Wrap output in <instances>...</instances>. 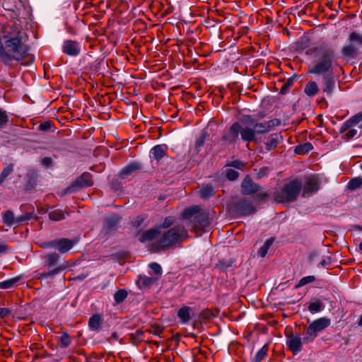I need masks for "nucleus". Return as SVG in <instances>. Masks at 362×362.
Segmentation results:
<instances>
[{
  "label": "nucleus",
  "mask_w": 362,
  "mask_h": 362,
  "mask_svg": "<svg viewBox=\"0 0 362 362\" xmlns=\"http://www.w3.org/2000/svg\"><path fill=\"white\" fill-rule=\"evenodd\" d=\"M27 38L20 19L11 20L4 25L0 35V59L4 64L11 66L16 60L29 66L35 61L34 56L28 52Z\"/></svg>",
  "instance_id": "f257e3e1"
},
{
  "label": "nucleus",
  "mask_w": 362,
  "mask_h": 362,
  "mask_svg": "<svg viewBox=\"0 0 362 362\" xmlns=\"http://www.w3.org/2000/svg\"><path fill=\"white\" fill-rule=\"evenodd\" d=\"M243 119L248 125H243L238 122L231 124L228 132L221 137L226 145L235 146L240 139L248 145L256 141L257 134H264L274 129L281 124L280 119H272L263 122H258L252 115H244Z\"/></svg>",
  "instance_id": "f03ea898"
},
{
  "label": "nucleus",
  "mask_w": 362,
  "mask_h": 362,
  "mask_svg": "<svg viewBox=\"0 0 362 362\" xmlns=\"http://www.w3.org/2000/svg\"><path fill=\"white\" fill-rule=\"evenodd\" d=\"M305 54L313 56L315 61L308 69V74L322 76V88L327 96L331 97L336 86L332 67L335 62V52L326 43L306 50Z\"/></svg>",
  "instance_id": "7ed1b4c3"
},
{
  "label": "nucleus",
  "mask_w": 362,
  "mask_h": 362,
  "mask_svg": "<svg viewBox=\"0 0 362 362\" xmlns=\"http://www.w3.org/2000/svg\"><path fill=\"white\" fill-rule=\"evenodd\" d=\"M182 217L189 221L191 230L197 235H201L211 223L209 211L197 205L186 208L182 212Z\"/></svg>",
  "instance_id": "20e7f679"
},
{
  "label": "nucleus",
  "mask_w": 362,
  "mask_h": 362,
  "mask_svg": "<svg viewBox=\"0 0 362 362\" xmlns=\"http://www.w3.org/2000/svg\"><path fill=\"white\" fill-rule=\"evenodd\" d=\"M302 190V182L298 179L284 184L280 189L273 194L274 199L279 203L290 204L298 198Z\"/></svg>",
  "instance_id": "39448f33"
},
{
  "label": "nucleus",
  "mask_w": 362,
  "mask_h": 362,
  "mask_svg": "<svg viewBox=\"0 0 362 362\" xmlns=\"http://www.w3.org/2000/svg\"><path fill=\"white\" fill-rule=\"evenodd\" d=\"M187 237V231L184 227L175 226L163 233L156 244L160 249H166L182 242Z\"/></svg>",
  "instance_id": "423d86ee"
},
{
  "label": "nucleus",
  "mask_w": 362,
  "mask_h": 362,
  "mask_svg": "<svg viewBox=\"0 0 362 362\" xmlns=\"http://www.w3.org/2000/svg\"><path fill=\"white\" fill-rule=\"evenodd\" d=\"M43 265L49 270L39 274L40 278L42 279L54 276L64 271L67 267L66 262H64L63 264H60V256L58 253L54 252H48L44 255Z\"/></svg>",
  "instance_id": "0eeeda50"
},
{
  "label": "nucleus",
  "mask_w": 362,
  "mask_h": 362,
  "mask_svg": "<svg viewBox=\"0 0 362 362\" xmlns=\"http://www.w3.org/2000/svg\"><path fill=\"white\" fill-rule=\"evenodd\" d=\"M93 185L91 175L88 173H84L78 177L70 186L63 190V194L74 193L80 188L91 187Z\"/></svg>",
  "instance_id": "6e6552de"
},
{
  "label": "nucleus",
  "mask_w": 362,
  "mask_h": 362,
  "mask_svg": "<svg viewBox=\"0 0 362 362\" xmlns=\"http://www.w3.org/2000/svg\"><path fill=\"white\" fill-rule=\"evenodd\" d=\"M233 211L240 216H249L256 211L252 203L246 198H243L233 204Z\"/></svg>",
  "instance_id": "1a4fd4ad"
},
{
  "label": "nucleus",
  "mask_w": 362,
  "mask_h": 362,
  "mask_svg": "<svg viewBox=\"0 0 362 362\" xmlns=\"http://www.w3.org/2000/svg\"><path fill=\"white\" fill-rule=\"evenodd\" d=\"M320 189V179L317 175H312L306 178L303 189V197H310L317 192Z\"/></svg>",
  "instance_id": "9d476101"
},
{
  "label": "nucleus",
  "mask_w": 362,
  "mask_h": 362,
  "mask_svg": "<svg viewBox=\"0 0 362 362\" xmlns=\"http://www.w3.org/2000/svg\"><path fill=\"white\" fill-rule=\"evenodd\" d=\"M303 344V338L299 334H291L287 336L286 345L293 354L296 355L302 351Z\"/></svg>",
  "instance_id": "9b49d317"
},
{
  "label": "nucleus",
  "mask_w": 362,
  "mask_h": 362,
  "mask_svg": "<svg viewBox=\"0 0 362 362\" xmlns=\"http://www.w3.org/2000/svg\"><path fill=\"white\" fill-rule=\"evenodd\" d=\"M62 51L67 55L77 56L81 52V46L76 41L66 40L63 43Z\"/></svg>",
  "instance_id": "f8f14e48"
},
{
  "label": "nucleus",
  "mask_w": 362,
  "mask_h": 362,
  "mask_svg": "<svg viewBox=\"0 0 362 362\" xmlns=\"http://www.w3.org/2000/svg\"><path fill=\"white\" fill-rule=\"evenodd\" d=\"M142 164L137 161H133L124 166L119 172V177L125 179L133 173L142 169Z\"/></svg>",
  "instance_id": "ddd939ff"
},
{
  "label": "nucleus",
  "mask_w": 362,
  "mask_h": 362,
  "mask_svg": "<svg viewBox=\"0 0 362 362\" xmlns=\"http://www.w3.org/2000/svg\"><path fill=\"white\" fill-rule=\"evenodd\" d=\"M241 187L243 193L245 194H253L257 192L260 189V186L254 182L250 176L245 177Z\"/></svg>",
  "instance_id": "4468645a"
},
{
  "label": "nucleus",
  "mask_w": 362,
  "mask_h": 362,
  "mask_svg": "<svg viewBox=\"0 0 362 362\" xmlns=\"http://www.w3.org/2000/svg\"><path fill=\"white\" fill-rule=\"evenodd\" d=\"M283 140V137L280 133H274L270 134L264 142L265 149L267 151L275 149L281 141Z\"/></svg>",
  "instance_id": "2eb2a0df"
},
{
  "label": "nucleus",
  "mask_w": 362,
  "mask_h": 362,
  "mask_svg": "<svg viewBox=\"0 0 362 362\" xmlns=\"http://www.w3.org/2000/svg\"><path fill=\"white\" fill-rule=\"evenodd\" d=\"M310 325L318 333L329 327L331 325V320L328 317H322L314 320Z\"/></svg>",
  "instance_id": "dca6fc26"
},
{
  "label": "nucleus",
  "mask_w": 362,
  "mask_h": 362,
  "mask_svg": "<svg viewBox=\"0 0 362 362\" xmlns=\"http://www.w3.org/2000/svg\"><path fill=\"white\" fill-rule=\"evenodd\" d=\"M192 311V308L189 306H183L177 310V315L182 324H187L189 321Z\"/></svg>",
  "instance_id": "f3484780"
},
{
  "label": "nucleus",
  "mask_w": 362,
  "mask_h": 362,
  "mask_svg": "<svg viewBox=\"0 0 362 362\" xmlns=\"http://www.w3.org/2000/svg\"><path fill=\"white\" fill-rule=\"evenodd\" d=\"M167 147L165 145H156L151 148L150 151V156L157 161L166 156Z\"/></svg>",
  "instance_id": "a211bd4d"
},
{
  "label": "nucleus",
  "mask_w": 362,
  "mask_h": 362,
  "mask_svg": "<svg viewBox=\"0 0 362 362\" xmlns=\"http://www.w3.org/2000/svg\"><path fill=\"white\" fill-rule=\"evenodd\" d=\"M103 319L100 315L94 314L88 320V327L90 330L94 332H98L102 327Z\"/></svg>",
  "instance_id": "6ab92c4d"
},
{
  "label": "nucleus",
  "mask_w": 362,
  "mask_h": 362,
  "mask_svg": "<svg viewBox=\"0 0 362 362\" xmlns=\"http://www.w3.org/2000/svg\"><path fill=\"white\" fill-rule=\"evenodd\" d=\"M74 245V242L67 238H60L57 240V249L61 253H66L70 250Z\"/></svg>",
  "instance_id": "aec40b11"
},
{
  "label": "nucleus",
  "mask_w": 362,
  "mask_h": 362,
  "mask_svg": "<svg viewBox=\"0 0 362 362\" xmlns=\"http://www.w3.org/2000/svg\"><path fill=\"white\" fill-rule=\"evenodd\" d=\"M49 218L52 221H59L65 219L66 215H69V212L65 209H57L49 212Z\"/></svg>",
  "instance_id": "412c9836"
},
{
  "label": "nucleus",
  "mask_w": 362,
  "mask_h": 362,
  "mask_svg": "<svg viewBox=\"0 0 362 362\" xmlns=\"http://www.w3.org/2000/svg\"><path fill=\"white\" fill-rule=\"evenodd\" d=\"M324 42H322L323 44ZM311 45V40L308 36H303L300 37L296 43V47L298 50L303 51L304 49H309L313 47H315V46L310 47ZM321 45V43H320ZM319 45H316V47L319 46Z\"/></svg>",
  "instance_id": "4be33fe9"
},
{
  "label": "nucleus",
  "mask_w": 362,
  "mask_h": 362,
  "mask_svg": "<svg viewBox=\"0 0 362 362\" xmlns=\"http://www.w3.org/2000/svg\"><path fill=\"white\" fill-rule=\"evenodd\" d=\"M160 231L157 228H151L144 232L139 237V241L141 243H145L153 240Z\"/></svg>",
  "instance_id": "5701e85b"
},
{
  "label": "nucleus",
  "mask_w": 362,
  "mask_h": 362,
  "mask_svg": "<svg viewBox=\"0 0 362 362\" xmlns=\"http://www.w3.org/2000/svg\"><path fill=\"white\" fill-rule=\"evenodd\" d=\"M318 92L317 83L314 81H308L304 88V93L309 97L315 95Z\"/></svg>",
  "instance_id": "b1692460"
},
{
  "label": "nucleus",
  "mask_w": 362,
  "mask_h": 362,
  "mask_svg": "<svg viewBox=\"0 0 362 362\" xmlns=\"http://www.w3.org/2000/svg\"><path fill=\"white\" fill-rule=\"evenodd\" d=\"M317 336V332L315 329L309 325L307 327L305 336L303 337V343L305 344H310L313 341Z\"/></svg>",
  "instance_id": "393cba45"
},
{
  "label": "nucleus",
  "mask_w": 362,
  "mask_h": 362,
  "mask_svg": "<svg viewBox=\"0 0 362 362\" xmlns=\"http://www.w3.org/2000/svg\"><path fill=\"white\" fill-rule=\"evenodd\" d=\"M214 188L209 185H202L200 189V196L204 199H207L215 194Z\"/></svg>",
  "instance_id": "a878e982"
},
{
  "label": "nucleus",
  "mask_w": 362,
  "mask_h": 362,
  "mask_svg": "<svg viewBox=\"0 0 362 362\" xmlns=\"http://www.w3.org/2000/svg\"><path fill=\"white\" fill-rule=\"evenodd\" d=\"M313 148V146L311 143L305 142L296 146L294 151L296 154L303 155L310 152Z\"/></svg>",
  "instance_id": "bb28decb"
},
{
  "label": "nucleus",
  "mask_w": 362,
  "mask_h": 362,
  "mask_svg": "<svg viewBox=\"0 0 362 362\" xmlns=\"http://www.w3.org/2000/svg\"><path fill=\"white\" fill-rule=\"evenodd\" d=\"M158 280L157 277H151L146 276H139L138 284L140 286L148 287L153 285Z\"/></svg>",
  "instance_id": "cd10ccee"
},
{
  "label": "nucleus",
  "mask_w": 362,
  "mask_h": 362,
  "mask_svg": "<svg viewBox=\"0 0 362 362\" xmlns=\"http://www.w3.org/2000/svg\"><path fill=\"white\" fill-rule=\"evenodd\" d=\"M274 238H270L267 239L264 245L259 249L258 250V255L261 256L262 257H264L266 256V255L268 252V250L272 246V245L274 242Z\"/></svg>",
  "instance_id": "c85d7f7f"
},
{
  "label": "nucleus",
  "mask_w": 362,
  "mask_h": 362,
  "mask_svg": "<svg viewBox=\"0 0 362 362\" xmlns=\"http://www.w3.org/2000/svg\"><path fill=\"white\" fill-rule=\"evenodd\" d=\"M324 308V305L320 300H316L314 302L310 303L308 305V310L312 313L320 312Z\"/></svg>",
  "instance_id": "c756f323"
},
{
  "label": "nucleus",
  "mask_w": 362,
  "mask_h": 362,
  "mask_svg": "<svg viewBox=\"0 0 362 362\" xmlns=\"http://www.w3.org/2000/svg\"><path fill=\"white\" fill-rule=\"evenodd\" d=\"M144 334L141 330L137 329L135 332L130 334V339L133 344H138L144 339Z\"/></svg>",
  "instance_id": "7c9ffc66"
},
{
  "label": "nucleus",
  "mask_w": 362,
  "mask_h": 362,
  "mask_svg": "<svg viewBox=\"0 0 362 362\" xmlns=\"http://www.w3.org/2000/svg\"><path fill=\"white\" fill-rule=\"evenodd\" d=\"M209 137V134L207 131H203L199 137L197 139L195 142L196 148L199 151L200 148L204 146L206 139Z\"/></svg>",
  "instance_id": "2f4dec72"
},
{
  "label": "nucleus",
  "mask_w": 362,
  "mask_h": 362,
  "mask_svg": "<svg viewBox=\"0 0 362 362\" xmlns=\"http://www.w3.org/2000/svg\"><path fill=\"white\" fill-rule=\"evenodd\" d=\"M59 343L60 346L62 348H66L71 344V338L66 332H63L59 337Z\"/></svg>",
  "instance_id": "473e14b6"
},
{
  "label": "nucleus",
  "mask_w": 362,
  "mask_h": 362,
  "mask_svg": "<svg viewBox=\"0 0 362 362\" xmlns=\"http://www.w3.org/2000/svg\"><path fill=\"white\" fill-rule=\"evenodd\" d=\"M127 294L126 290L119 289L114 294V299L117 304H119L126 299Z\"/></svg>",
  "instance_id": "72a5a7b5"
},
{
  "label": "nucleus",
  "mask_w": 362,
  "mask_h": 362,
  "mask_svg": "<svg viewBox=\"0 0 362 362\" xmlns=\"http://www.w3.org/2000/svg\"><path fill=\"white\" fill-rule=\"evenodd\" d=\"M267 351L268 346L265 344L256 354L254 358V362H261L262 360L267 356Z\"/></svg>",
  "instance_id": "f704fd0d"
},
{
  "label": "nucleus",
  "mask_w": 362,
  "mask_h": 362,
  "mask_svg": "<svg viewBox=\"0 0 362 362\" xmlns=\"http://www.w3.org/2000/svg\"><path fill=\"white\" fill-rule=\"evenodd\" d=\"M315 276H304L298 281V283L295 286V288H299L308 284L313 283L315 281Z\"/></svg>",
  "instance_id": "c9c22d12"
},
{
  "label": "nucleus",
  "mask_w": 362,
  "mask_h": 362,
  "mask_svg": "<svg viewBox=\"0 0 362 362\" xmlns=\"http://www.w3.org/2000/svg\"><path fill=\"white\" fill-rule=\"evenodd\" d=\"M362 185V179L361 177H355L348 182V188L350 190L358 189Z\"/></svg>",
  "instance_id": "e433bc0d"
},
{
  "label": "nucleus",
  "mask_w": 362,
  "mask_h": 362,
  "mask_svg": "<svg viewBox=\"0 0 362 362\" xmlns=\"http://www.w3.org/2000/svg\"><path fill=\"white\" fill-rule=\"evenodd\" d=\"M18 281V278H12L0 282V288L6 289L13 287Z\"/></svg>",
  "instance_id": "4c0bfd02"
},
{
  "label": "nucleus",
  "mask_w": 362,
  "mask_h": 362,
  "mask_svg": "<svg viewBox=\"0 0 362 362\" xmlns=\"http://www.w3.org/2000/svg\"><path fill=\"white\" fill-rule=\"evenodd\" d=\"M121 218L117 215H112L107 220V224L110 229L113 228L119 222Z\"/></svg>",
  "instance_id": "58836bf2"
},
{
  "label": "nucleus",
  "mask_w": 362,
  "mask_h": 362,
  "mask_svg": "<svg viewBox=\"0 0 362 362\" xmlns=\"http://www.w3.org/2000/svg\"><path fill=\"white\" fill-rule=\"evenodd\" d=\"M13 170V165H9L3 170L0 175V185L11 174Z\"/></svg>",
  "instance_id": "ea45409f"
},
{
  "label": "nucleus",
  "mask_w": 362,
  "mask_h": 362,
  "mask_svg": "<svg viewBox=\"0 0 362 362\" xmlns=\"http://www.w3.org/2000/svg\"><path fill=\"white\" fill-rule=\"evenodd\" d=\"M342 52L344 55L352 57L356 54V48L352 45H346L343 47Z\"/></svg>",
  "instance_id": "a19ab883"
},
{
  "label": "nucleus",
  "mask_w": 362,
  "mask_h": 362,
  "mask_svg": "<svg viewBox=\"0 0 362 362\" xmlns=\"http://www.w3.org/2000/svg\"><path fill=\"white\" fill-rule=\"evenodd\" d=\"M4 223L6 225H12L14 223V216L13 212L11 211H7L5 212L3 217Z\"/></svg>",
  "instance_id": "79ce46f5"
},
{
  "label": "nucleus",
  "mask_w": 362,
  "mask_h": 362,
  "mask_svg": "<svg viewBox=\"0 0 362 362\" xmlns=\"http://www.w3.org/2000/svg\"><path fill=\"white\" fill-rule=\"evenodd\" d=\"M8 122V116L6 111L0 108V129L5 126Z\"/></svg>",
  "instance_id": "37998d69"
},
{
  "label": "nucleus",
  "mask_w": 362,
  "mask_h": 362,
  "mask_svg": "<svg viewBox=\"0 0 362 362\" xmlns=\"http://www.w3.org/2000/svg\"><path fill=\"white\" fill-rule=\"evenodd\" d=\"M349 40L351 42H355L359 45H362V35L356 32H353L349 35Z\"/></svg>",
  "instance_id": "c03bdc74"
},
{
  "label": "nucleus",
  "mask_w": 362,
  "mask_h": 362,
  "mask_svg": "<svg viewBox=\"0 0 362 362\" xmlns=\"http://www.w3.org/2000/svg\"><path fill=\"white\" fill-rule=\"evenodd\" d=\"M149 267L156 275L160 276L162 274V268L159 264L152 262L149 264Z\"/></svg>",
  "instance_id": "a18cd8bd"
},
{
  "label": "nucleus",
  "mask_w": 362,
  "mask_h": 362,
  "mask_svg": "<svg viewBox=\"0 0 362 362\" xmlns=\"http://www.w3.org/2000/svg\"><path fill=\"white\" fill-rule=\"evenodd\" d=\"M53 127V122L51 120H47L44 122H42L39 127L38 129L40 131H48Z\"/></svg>",
  "instance_id": "49530a36"
},
{
  "label": "nucleus",
  "mask_w": 362,
  "mask_h": 362,
  "mask_svg": "<svg viewBox=\"0 0 362 362\" xmlns=\"http://www.w3.org/2000/svg\"><path fill=\"white\" fill-rule=\"evenodd\" d=\"M238 176L239 173L233 169H229L226 172V177L229 180H235L238 177Z\"/></svg>",
  "instance_id": "de8ad7c7"
},
{
  "label": "nucleus",
  "mask_w": 362,
  "mask_h": 362,
  "mask_svg": "<svg viewBox=\"0 0 362 362\" xmlns=\"http://www.w3.org/2000/svg\"><path fill=\"white\" fill-rule=\"evenodd\" d=\"M57 240L47 241L42 243L41 247L45 249H57Z\"/></svg>",
  "instance_id": "09e8293b"
},
{
  "label": "nucleus",
  "mask_w": 362,
  "mask_h": 362,
  "mask_svg": "<svg viewBox=\"0 0 362 362\" xmlns=\"http://www.w3.org/2000/svg\"><path fill=\"white\" fill-rule=\"evenodd\" d=\"M353 126L358 124L362 121V112L357 113L349 119Z\"/></svg>",
  "instance_id": "8fccbe9b"
},
{
  "label": "nucleus",
  "mask_w": 362,
  "mask_h": 362,
  "mask_svg": "<svg viewBox=\"0 0 362 362\" xmlns=\"http://www.w3.org/2000/svg\"><path fill=\"white\" fill-rule=\"evenodd\" d=\"M174 221H175V220H174L173 217L168 216L165 218V220L162 224V227L164 228H169L173 224Z\"/></svg>",
  "instance_id": "3c124183"
},
{
  "label": "nucleus",
  "mask_w": 362,
  "mask_h": 362,
  "mask_svg": "<svg viewBox=\"0 0 362 362\" xmlns=\"http://www.w3.org/2000/svg\"><path fill=\"white\" fill-rule=\"evenodd\" d=\"M351 127H353L352 124L350 122L349 119H347L342 124L341 127H340L339 132L344 133Z\"/></svg>",
  "instance_id": "603ef678"
},
{
  "label": "nucleus",
  "mask_w": 362,
  "mask_h": 362,
  "mask_svg": "<svg viewBox=\"0 0 362 362\" xmlns=\"http://www.w3.org/2000/svg\"><path fill=\"white\" fill-rule=\"evenodd\" d=\"M145 219L146 218L142 216H137L134 221V226L139 228L142 225V223L145 221Z\"/></svg>",
  "instance_id": "864d4df0"
},
{
  "label": "nucleus",
  "mask_w": 362,
  "mask_h": 362,
  "mask_svg": "<svg viewBox=\"0 0 362 362\" xmlns=\"http://www.w3.org/2000/svg\"><path fill=\"white\" fill-rule=\"evenodd\" d=\"M41 164L47 168L52 164V159L50 157H45L41 160Z\"/></svg>",
  "instance_id": "5fc2aeb1"
},
{
  "label": "nucleus",
  "mask_w": 362,
  "mask_h": 362,
  "mask_svg": "<svg viewBox=\"0 0 362 362\" xmlns=\"http://www.w3.org/2000/svg\"><path fill=\"white\" fill-rule=\"evenodd\" d=\"M356 134H357V130L355 129H351L346 133L345 136H346V139L349 140V139L354 138L356 135Z\"/></svg>",
  "instance_id": "6e6d98bb"
},
{
  "label": "nucleus",
  "mask_w": 362,
  "mask_h": 362,
  "mask_svg": "<svg viewBox=\"0 0 362 362\" xmlns=\"http://www.w3.org/2000/svg\"><path fill=\"white\" fill-rule=\"evenodd\" d=\"M10 313L11 310L8 308H0V319L4 318L8 315Z\"/></svg>",
  "instance_id": "4d7b16f0"
},
{
  "label": "nucleus",
  "mask_w": 362,
  "mask_h": 362,
  "mask_svg": "<svg viewBox=\"0 0 362 362\" xmlns=\"http://www.w3.org/2000/svg\"><path fill=\"white\" fill-rule=\"evenodd\" d=\"M9 250V247L4 243H0V255L1 254H4V253H6Z\"/></svg>",
  "instance_id": "13d9d810"
},
{
  "label": "nucleus",
  "mask_w": 362,
  "mask_h": 362,
  "mask_svg": "<svg viewBox=\"0 0 362 362\" xmlns=\"http://www.w3.org/2000/svg\"><path fill=\"white\" fill-rule=\"evenodd\" d=\"M331 264V259L330 257H327L326 259H323L320 262V265L325 267Z\"/></svg>",
  "instance_id": "bf43d9fd"
},
{
  "label": "nucleus",
  "mask_w": 362,
  "mask_h": 362,
  "mask_svg": "<svg viewBox=\"0 0 362 362\" xmlns=\"http://www.w3.org/2000/svg\"><path fill=\"white\" fill-rule=\"evenodd\" d=\"M230 165L237 168H240L241 167H243L244 165V164L243 162H241L240 160H234L230 163Z\"/></svg>",
  "instance_id": "052dcab7"
},
{
  "label": "nucleus",
  "mask_w": 362,
  "mask_h": 362,
  "mask_svg": "<svg viewBox=\"0 0 362 362\" xmlns=\"http://www.w3.org/2000/svg\"><path fill=\"white\" fill-rule=\"evenodd\" d=\"M30 219V216L28 214H26V215H23V216H18L17 218H16V222H23V221H27V220H29Z\"/></svg>",
  "instance_id": "680f3d73"
},
{
  "label": "nucleus",
  "mask_w": 362,
  "mask_h": 362,
  "mask_svg": "<svg viewBox=\"0 0 362 362\" xmlns=\"http://www.w3.org/2000/svg\"><path fill=\"white\" fill-rule=\"evenodd\" d=\"M66 30L69 33L71 34V35H76L77 34V30L73 28L72 26H70V25H67L66 26Z\"/></svg>",
  "instance_id": "e2e57ef3"
},
{
  "label": "nucleus",
  "mask_w": 362,
  "mask_h": 362,
  "mask_svg": "<svg viewBox=\"0 0 362 362\" xmlns=\"http://www.w3.org/2000/svg\"><path fill=\"white\" fill-rule=\"evenodd\" d=\"M119 337H118V334L116 332H114L111 337L108 339V340L110 341H111L112 340H114V341H117Z\"/></svg>",
  "instance_id": "0e129e2a"
},
{
  "label": "nucleus",
  "mask_w": 362,
  "mask_h": 362,
  "mask_svg": "<svg viewBox=\"0 0 362 362\" xmlns=\"http://www.w3.org/2000/svg\"><path fill=\"white\" fill-rule=\"evenodd\" d=\"M202 316L205 319H209L211 317V312L209 310H205L202 313Z\"/></svg>",
  "instance_id": "69168bd1"
},
{
  "label": "nucleus",
  "mask_w": 362,
  "mask_h": 362,
  "mask_svg": "<svg viewBox=\"0 0 362 362\" xmlns=\"http://www.w3.org/2000/svg\"><path fill=\"white\" fill-rule=\"evenodd\" d=\"M290 86V83H286L285 84L283 85V86L281 87V93H284V91L286 90V89Z\"/></svg>",
  "instance_id": "338daca9"
},
{
  "label": "nucleus",
  "mask_w": 362,
  "mask_h": 362,
  "mask_svg": "<svg viewBox=\"0 0 362 362\" xmlns=\"http://www.w3.org/2000/svg\"><path fill=\"white\" fill-rule=\"evenodd\" d=\"M162 332H163V329L158 327V328L155 329V330L153 331V333L156 335H160V334H161Z\"/></svg>",
  "instance_id": "774afa93"
}]
</instances>
